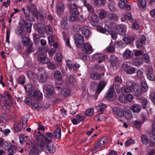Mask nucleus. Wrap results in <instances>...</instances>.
Instances as JSON below:
<instances>
[{
	"instance_id": "nucleus-28",
	"label": "nucleus",
	"mask_w": 155,
	"mask_h": 155,
	"mask_svg": "<svg viewBox=\"0 0 155 155\" xmlns=\"http://www.w3.org/2000/svg\"><path fill=\"white\" fill-rule=\"evenodd\" d=\"M29 118L28 115H26L22 117L21 126L23 128L25 129L27 127V123Z\"/></svg>"
},
{
	"instance_id": "nucleus-3",
	"label": "nucleus",
	"mask_w": 155,
	"mask_h": 155,
	"mask_svg": "<svg viewBox=\"0 0 155 155\" xmlns=\"http://www.w3.org/2000/svg\"><path fill=\"white\" fill-rule=\"evenodd\" d=\"M75 44L78 48H81L84 44L83 36L80 34H76L74 36Z\"/></svg>"
},
{
	"instance_id": "nucleus-42",
	"label": "nucleus",
	"mask_w": 155,
	"mask_h": 155,
	"mask_svg": "<svg viewBox=\"0 0 155 155\" xmlns=\"http://www.w3.org/2000/svg\"><path fill=\"white\" fill-rule=\"evenodd\" d=\"M106 0H94V4L97 6L104 5L106 3Z\"/></svg>"
},
{
	"instance_id": "nucleus-7",
	"label": "nucleus",
	"mask_w": 155,
	"mask_h": 155,
	"mask_svg": "<svg viewBox=\"0 0 155 155\" xmlns=\"http://www.w3.org/2000/svg\"><path fill=\"white\" fill-rule=\"evenodd\" d=\"M124 114L125 118L127 120H130L132 118V113L128 107H126L124 108Z\"/></svg>"
},
{
	"instance_id": "nucleus-21",
	"label": "nucleus",
	"mask_w": 155,
	"mask_h": 155,
	"mask_svg": "<svg viewBox=\"0 0 155 155\" xmlns=\"http://www.w3.org/2000/svg\"><path fill=\"white\" fill-rule=\"evenodd\" d=\"M107 107L106 105L103 103H100L97 106H96V109L98 112L101 114L103 113L104 110Z\"/></svg>"
},
{
	"instance_id": "nucleus-36",
	"label": "nucleus",
	"mask_w": 155,
	"mask_h": 155,
	"mask_svg": "<svg viewBox=\"0 0 155 155\" xmlns=\"http://www.w3.org/2000/svg\"><path fill=\"white\" fill-rule=\"evenodd\" d=\"M116 31L120 35H123L125 33V29L120 25H117L116 28Z\"/></svg>"
},
{
	"instance_id": "nucleus-52",
	"label": "nucleus",
	"mask_w": 155,
	"mask_h": 155,
	"mask_svg": "<svg viewBox=\"0 0 155 155\" xmlns=\"http://www.w3.org/2000/svg\"><path fill=\"white\" fill-rule=\"evenodd\" d=\"M124 71L127 74H131L134 73L137 70L135 68H125L124 69Z\"/></svg>"
},
{
	"instance_id": "nucleus-8",
	"label": "nucleus",
	"mask_w": 155,
	"mask_h": 155,
	"mask_svg": "<svg viewBox=\"0 0 155 155\" xmlns=\"http://www.w3.org/2000/svg\"><path fill=\"white\" fill-rule=\"evenodd\" d=\"M21 23L22 24V25L24 28H26V30L27 32L28 33H30L31 30V26L32 25V24L30 22H28L26 21L24 19H22L21 20Z\"/></svg>"
},
{
	"instance_id": "nucleus-44",
	"label": "nucleus",
	"mask_w": 155,
	"mask_h": 155,
	"mask_svg": "<svg viewBox=\"0 0 155 155\" xmlns=\"http://www.w3.org/2000/svg\"><path fill=\"white\" fill-rule=\"evenodd\" d=\"M139 2L138 4V6L140 10H143V8H145L146 6V1L145 0H138Z\"/></svg>"
},
{
	"instance_id": "nucleus-29",
	"label": "nucleus",
	"mask_w": 155,
	"mask_h": 155,
	"mask_svg": "<svg viewBox=\"0 0 155 155\" xmlns=\"http://www.w3.org/2000/svg\"><path fill=\"white\" fill-rule=\"evenodd\" d=\"M110 66L112 67H115L116 63L118 61L117 58L114 55H112L110 57Z\"/></svg>"
},
{
	"instance_id": "nucleus-22",
	"label": "nucleus",
	"mask_w": 155,
	"mask_h": 155,
	"mask_svg": "<svg viewBox=\"0 0 155 155\" xmlns=\"http://www.w3.org/2000/svg\"><path fill=\"white\" fill-rule=\"evenodd\" d=\"M37 58L39 61L43 63H48V58L45 57L42 53H41L38 54Z\"/></svg>"
},
{
	"instance_id": "nucleus-31",
	"label": "nucleus",
	"mask_w": 155,
	"mask_h": 155,
	"mask_svg": "<svg viewBox=\"0 0 155 155\" xmlns=\"http://www.w3.org/2000/svg\"><path fill=\"white\" fill-rule=\"evenodd\" d=\"M104 73H102L101 74L97 73L94 72L92 73L91 75V78L93 80H99L100 79L101 76H104Z\"/></svg>"
},
{
	"instance_id": "nucleus-35",
	"label": "nucleus",
	"mask_w": 155,
	"mask_h": 155,
	"mask_svg": "<svg viewBox=\"0 0 155 155\" xmlns=\"http://www.w3.org/2000/svg\"><path fill=\"white\" fill-rule=\"evenodd\" d=\"M124 54L127 59L131 58L134 56L133 52L129 50H126L124 52Z\"/></svg>"
},
{
	"instance_id": "nucleus-4",
	"label": "nucleus",
	"mask_w": 155,
	"mask_h": 155,
	"mask_svg": "<svg viewBox=\"0 0 155 155\" xmlns=\"http://www.w3.org/2000/svg\"><path fill=\"white\" fill-rule=\"evenodd\" d=\"M28 94L29 96L33 97L38 100L41 98L42 96L41 93L36 89H32Z\"/></svg>"
},
{
	"instance_id": "nucleus-34",
	"label": "nucleus",
	"mask_w": 155,
	"mask_h": 155,
	"mask_svg": "<svg viewBox=\"0 0 155 155\" xmlns=\"http://www.w3.org/2000/svg\"><path fill=\"white\" fill-rule=\"evenodd\" d=\"M53 134L50 132L47 133L45 135L44 138L45 141H47L48 143L52 142V138Z\"/></svg>"
},
{
	"instance_id": "nucleus-60",
	"label": "nucleus",
	"mask_w": 155,
	"mask_h": 155,
	"mask_svg": "<svg viewBox=\"0 0 155 155\" xmlns=\"http://www.w3.org/2000/svg\"><path fill=\"white\" fill-rule=\"evenodd\" d=\"M134 124L137 128H139L142 124L143 123L140 121H135L134 122Z\"/></svg>"
},
{
	"instance_id": "nucleus-47",
	"label": "nucleus",
	"mask_w": 155,
	"mask_h": 155,
	"mask_svg": "<svg viewBox=\"0 0 155 155\" xmlns=\"http://www.w3.org/2000/svg\"><path fill=\"white\" fill-rule=\"evenodd\" d=\"M24 88L28 93L32 89H35L33 85L30 84L25 85L24 87Z\"/></svg>"
},
{
	"instance_id": "nucleus-19",
	"label": "nucleus",
	"mask_w": 155,
	"mask_h": 155,
	"mask_svg": "<svg viewBox=\"0 0 155 155\" xmlns=\"http://www.w3.org/2000/svg\"><path fill=\"white\" fill-rule=\"evenodd\" d=\"M97 16L96 15H93L91 19L90 23L91 25L93 26H99V23L98 21Z\"/></svg>"
},
{
	"instance_id": "nucleus-40",
	"label": "nucleus",
	"mask_w": 155,
	"mask_h": 155,
	"mask_svg": "<svg viewBox=\"0 0 155 155\" xmlns=\"http://www.w3.org/2000/svg\"><path fill=\"white\" fill-rule=\"evenodd\" d=\"M46 150L50 153H53L56 151V149L52 145L48 144L45 148Z\"/></svg>"
},
{
	"instance_id": "nucleus-45",
	"label": "nucleus",
	"mask_w": 155,
	"mask_h": 155,
	"mask_svg": "<svg viewBox=\"0 0 155 155\" xmlns=\"http://www.w3.org/2000/svg\"><path fill=\"white\" fill-rule=\"evenodd\" d=\"M33 51H34V48L32 45L31 44L27 48L25 53L26 55H28Z\"/></svg>"
},
{
	"instance_id": "nucleus-61",
	"label": "nucleus",
	"mask_w": 155,
	"mask_h": 155,
	"mask_svg": "<svg viewBox=\"0 0 155 155\" xmlns=\"http://www.w3.org/2000/svg\"><path fill=\"white\" fill-rule=\"evenodd\" d=\"M77 15L73 14L70 15L69 17V20L71 22L76 20L78 18Z\"/></svg>"
},
{
	"instance_id": "nucleus-2",
	"label": "nucleus",
	"mask_w": 155,
	"mask_h": 155,
	"mask_svg": "<svg viewBox=\"0 0 155 155\" xmlns=\"http://www.w3.org/2000/svg\"><path fill=\"white\" fill-rule=\"evenodd\" d=\"M43 90L46 97L50 98L53 96L54 94V88L51 85H48L45 86Z\"/></svg>"
},
{
	"instance_id": "nucleus-37",
	"label": "nucleus",
	"mask_w": 155,
	"mask_h": 155,
	"mask_svg": "<svg viewBox=\"0 0 155 155\" xmlns=\"http://www.w3.org/2000/svg\"><path fill=\"white\" fill-rule=\"evenodd\" d=\"M54 136L56 138L59 139L61 136V129L60 128H58L54 130Z\"/></svg>"
},
{
	"instance_id": "nucleus-33",
	"label": "nucleus",
	"mask_w": 155,
	"mask_h": 155,
	"mask_svg": "<svg viewBox=\"0 0 155 155\" xmlns=\"http://www.w3.org/2000/svg\"><path fill=\"white\" fill-rule=\"evenodd\" d=\"M48 143L47 142L45 141V140H44V141H41L39 144L38 143H35L34 144L37 145L38 147V148L39 149V150L42 151L45 148V145Z\"/></svg>"
},
{
	"instance_id": "nucleus-38",
	"label": "nucleus",
	"mask_w": 155,
	"mask_h": 155,
	"mask_svg": "<svg viewBox=\"0 0 155 155\" xmlns=\"http://www.w3.org/2000/svg\"><path fill=\"white\" fill-rule=\"evenodd\" d=\"M107 17L110 21H117L118 19L117 15L113 13L108 14Z\"/></svg>"
},
{
	"instance_id": "nucleus-58",
	"label": "nucleus",
	"mask_w": 155,
	"mask_h": 155,
	"mask_svg": "<svg viewBox=\"0 0 155 155\" xmlns=\"http://www.w3.org/2000/svg\"><path fill=\"white\" fill-rule=\"evenodd\" d=\"M45 31L46 32L49 34L51 35L53 33L52 29L49 25H47L45 26Z\"/></svg>"
},
{
	"instance_id": "nucleus-63",
	"label": "nucleus",
	"mask_w": 155,
	"mask_h": 155,
	"mask_svg": "<svg viewBox=\"0 0 155 155\" xmlns=\"http://www.w3.org/2000/svg\"><path fill=\"white\" fill-rule=\"evenodd\" d=\"M25 79L24 76L20 77L18 79V82L19 84H23L25 83Z\"/></svg>"
},
{
	"instance_id": "nucleus-9",
	"label": "nucleus",
	"mask_w": 155,
	"mask_h": 155,
	"mask_svg": "<svg viewBox=\"0 0 155 155\" xmlns=\"http://www.w3.org/2000/svg\"><path fill=\"white\" fill-rule=\"evenodd\" d=\"M142 89L141 87L139 85L135 84L133 86V91L132 93L137 96H139L142 93Z\"/></svg>"
},
{
	"instance_id": "nucleus-49",
	"label": "nucleus",
	"mask_w": 155,
	"mask_h": 155,
	"mask_svg": "<svg viewBox=\"0 0 155 155\" xmlns=\"http://www.w3.org/2000/svg\"><path fill=\"white\" fill-rule=\"evenodd\" d=\"M22 39L23 44L25 46H27L30 43L31 41L29 38L24 37H22Z\"/></svg>"
},
{
	"instance_id": "nucleus-64",
	"label": "nucleus",
	"mask_w": 155,
	"mask_h": 155,
	"mask_svg": "<svg viewBox=\"0 0 155 155\" xmlns=\"http://www.w3.org/2000/svg\"><path fill=\"white\" fill-rule=\"evenodd\" d=\"M118 100L121 103H125L126 101L125 96H124L123 95H120L118 98Z\"/></svg>"
},
{
	"instance_id": "nucleus-5",
	"label": "nucleus",
	"mask_w": 155,
	"mask_h": 155,
	"mask_svg": "<svg viewBox=\"0 0 155 155\" xmlns=\"http://www.w3.org/2000/svg\"><path fill=\"white\" fill-rule=\"evenodd\" d=\"M122 80L121 78L118 76H116L114 79V84L115 85V88L116 92L118 93H120V89L119 85L121 84Z\"/></svg>"
},
{
	"instance_id": "nucleus-20",
	"label": "nucleus",
	"mask_w": 155,
	"mask_h": 155,
	"mask_svg": "<svg viewBox=\"0 0 155 155\" xmlns=\"http://www.w3.org/2000/svg\"><path fill=\"white\" fill-rule=\"evenodd\" d=\"M38 146L34 144H33L32 149L31 150L30 152L31 155H38L39 152H41V150H39L38 148Z\"/></svg>"
},
{
	"instance_id": "nucleus-15",
	"label": "nucleus",
	"mask_w": 155,
	"mask_h": 155,
	"mask_svg": "<svg viewBox=\"0 0 155 155\" xmlns=\"http://www.w3.org/2000/svg\"><path fill=\"white\" fill-rule=\"evenodd\" d=\"M113 112L116 115L120 117H123L124 115V111L121 108L117 107H114L112 109Z\"/></svg>"
},
{
	"instance_id": "nucleus-55",
	"label": "nucleus",
	"mask_w": 155,
	"mask_h": 155,
	"mask_svg": "<svg viewBox=\"0 0 155 155\" xmlns=\"http://www.w3.org/2000/svg\"><path fill=\"white\" fill-rule=\"evenodd\" d=\"M54 76L55 78L58 80H60L62 78V76L60 71H56L54 74Z\"/></svg>"
},
{
	"instance_id": "nucleus-14",
	"label": "nucleus",
	"mask_w": 155,
	"mask_h": 155,
	"mask_svg": "<svg viewBox=\"0 0 155 155\" xmlns=\"http://www.w3.org/2000/svg\"><path fill=\"white\" fill-rule=\"evenodd\" d=\"M16 33L18 35L21 36L25 35L26 33L23 25L21 23V22L19 23V26L17 29Z\"/></svg>"
},
{
	"instance_id": "nucleus-25",
	"label": "nucleus",
	"mask_w": 155,
	"mask_h": 155,
	"mask_svg": "<svg viewBox=\"0 0 155 155\" xmlns=\"http://www.w3.org/2000/svg\"><path fill=\"white\" fill-rule=\"evenodd\" d=\"M82 34L86 38H88L90 35V31L87 26H84L81 31Z\"/></svg>"
},
{
	"instance_id": "nucleus-13",
	"label": "nucleus",
	"mask_w": 155,
	"mask_h": 155,
	"mask_svg": "<svg viewBox=\"0 0 155 155\" xmlns=\"http://www.w3.org/2000/svg\"><path fill=\"white\" fill-rule=\"evenodd\" d=\"M84 119V117L77 115L74 118L72 119L71 120L73 124L75 125L81 122Z\"/></svg>"
},
{
	"instance_id": "nucleus-27",
	"label": "nucleus",
	"mask_w": 155,
	"mask_h": 155,
	"mask_svg": "<svg viewBox=\"0 0 155 155\" xmlns=\"http://www.w3.org/2000/svg\"><path fill=\"white\" fill-rule=\"evenodd\" d=\"M120 91L122 93H130L133 91V87H123L120 88Z\"/></svg>"
},
{
	"instance_id": "nucleus-1",
	"label": "nucleus",
	"mask_w": 155,
	"mask_h": 155,
	"mask_svg": "<svg viewBox=\"0 0 155 155\" xmlns=\"http://www.w3.org/2000/svg\"><path fill=\"white\" fill-rule=\"evenodd\" d=\"M67 5L69 8L70 13L74 15L79 14V12L78 9L79 8V7L76 5L74 2H68Z\"/></svg>"
},
{
	"instance_id": "nucleus-48",
	"label": "nucleus",
	"mask_w": 155,
	"mask_h": 155,
	"mask_svg": "<svg viewBox=\"0 0 155 155\" xmlns=\"http://www.w3.org/2000/svg\"><path fill=\"white\" fill-rule=\"evenodd\" d=\"M134 64L136 66H139L142 64L143 60L140 58H137L134 60Z\"/></svg>"
},
{
	"instance_id": "nucleus-54",
	"label": "nucleus",
	"mask_w": 155,
	"mask_h": 155,
	"mask_svg": "<svg viewBox=\"0 0 155 155\" xmlns=\"http://www.w3.org/2000/svg\"><path fill=\"white\" fill-rule=\"evenodd\" d=\"M61 94L65 96H67L70 94V90L67 88L64 89L61 91Z\"/></svg>"
},
{
	"instance_id": "nucleus-18",
	"label": "nucleus",
	"mask_w": 155,
	"mask_h": 155,
	"mask_svg": "<svg viewBox=\"0 0 155 155\" xmlns=\"http://www.w3.org/2000/svg\"><path fill=\"white\" fill-rule=\"evenodd\" d=\"M61 26L63 29L65 30H67L69 28V25L68 23L67 18L66 17H64L63 18Z\"/></svg>"
},
{
	"instance_id": "nucleus-50",
	"label": "nucleus",
	"mask_w": 155,
	"mask_h": 155,
	"mask_svg": "<svg viewBox=\"0 0 155 155\" xmlns=\"http://www.w3.org/2000/svg\"><path fill=\"white\" fill-rule=\"evenodd\" d=\"M106 12L104 9H101L99 14L100 18L101 19L104 18L106 16Z\"/></svg>"
},
{
	"instance_id": "nucleus-41",
	"label": "nucleus",
	"mask_w": 155,
	"mask_h": 155,
	"mask_svg": "<svg viewBox=\"0 0 155 155\" xmlns=\"http://www.w3.org/2000/svg\"><path fill=\"white\" fill-rule=\"evenodd\" d=\"M142 143L144 144L147 145L149 143V140L145 134H142L140 137Z\"/></svg>"
},
{
	"instance_id": "nucleus-6",
	"label": "nucleus",
	"mask_w": 155,
	"mask_h": 155,
	"mask_svg": "<svg viewBox=\"0 0 155 155\" xmlns=\"http://www.w3.org/2000/svg\"><path fill=\"white\" fill-rule=\"evenodd\" d=\"M105 97L108 99H109L111 98H116V93L114 91L113 86L110 87L109 89L107 92L105 96Z\"/></svg>"
},
{
	"instance_id": "nucleus-26",
	"label": "nucleus",
	"mask_w": 155,
	"mask_h": 155,
	"mask_svg": "<svg viewBox=\"0 0 155 155\" xmlns=\"http://www.w3.org/2000/svg\"><path fill=\"white\" fill-rule=\"evenodd\" d=\"M47 78V76L45 73H43V74L39 75L38 77V81L40 83H44L45 82Z\"/></svg>"
},
{
	"instance_id": "nucleus-53",
	"label": "nucleus",
	"mask_w": 155,
	"mask_h": 155,
	"mask_svg": "<svg viewBox=\"0 0 155 155\" xmlns=\"http://www.w3.org/2000/svg\"><path fill=\"white\" fill-rule=\"evenodd\" d=\"M127 3V0H120L118 2V6L121 8H124Z\"/></svg>"
},
{
	"instance_id": "nucleus-32",
	"label": "nucleus",
	"mask_w": 155,
	"mask_h": 155,
	"mask_svg": "<svg viewBox=\"0 0 155 155\" xmlns=\"http://www.w3.org/2000/svg\"><path fill=\"white\" fill-rule=\"evenodd\" d=\"M146 38L143 35L141 36V39L139 41H137V48L139 49L142 46V45L145 43V41Z\"/></svg>"
},
{
	"instance_id": "nucleus-11",
	"label": "nucleus",
	"mask_w": 155,
	"mask_h": 155,
	"mask_svg": "<svg viewBox=\"0 0 155 155\" xmlns=\"http://www.w3.org/2000/svg\"><path fill=\"white\" fill-rule=\"evenodd\" d=\"M97 29L99 31L102 33H105L107 32L109 34H110L112 31L111 29L107 25H105L104 28H103L101 26H99L97 27Z\"/></svg>"
},
{
	"instance_id": "nucleus-59",
	"label": "nucleus",
	"mask_w": 155,
	"mask_h": 155,
	"mask_svg": "<svg viewBox=\"0 0 155 155\" xmlns=\"http://www.w3.org/2000/svg\"><path fill=\"white\" fill-rule=\"evenodd\" d=\"M94 114V110L93 109H89L87 110L85 112V114L86 115L91 116Z\"/></svg>"
},
{
	"instance_id": "nucleus-43",
	"label": "nucleus",
	"mask_w": 155,
	"mask_h": 155,
	"mask_svg": "<svg viewBox=\"0 0 155 155\" xmlns=\"http://www.w3.org/2000/svg\"><path fill=\"white\" fill-rule=\"evenodd\" d=\"M140 102L142 104V107L145 109L147 107V104L148 103V101L146 99L142 97L139 99Z\"/></svg>"
},
{
	"instance_id": "nucleus-24",
	"label": "nucleus",
	"mask_w": 155,
	"mask_h": 155,
	"mask_svg": "<svg viewBox=\"0 0 155 155\" xmlns=\"http://www.w3.org/2000/svg\"><path fill=\"white\" fill-rule=\"evenodd\" d=\"M37 30L40 34H44L45 32V26L43 24L38 23L37 26Z\"/></svg>"
},
{
	"instance_id": "nucleus-16",
	"label": "nucleus",
	"mask_w": 155,
	"mask_h": 155,
	"mask_svg": "<svg viewBox=\"0 0 155 155\" xmlns=\"http://www.w3.org/2000/svg\"><path fill=\"white\" fill-rule=\"evenodd\" d=\"M107 82L105 81H100L97 87V89L96 91L97 94H99L104 88Z\"/></svg>"
},
{
	"instance_id": "nucleus-17",
	"label": "nucleus",
	"mask_w": 155,
	"mask_h": 155,
	"mask_svg": "<svg viewBox=\"0 0 155 155\" xmlns=\"http://www.w3.org/2000/svg\"><path fill=\"white\" fill-rule=\"evenodd\" d=\"M25 16L26 18L30 21H33L35 18H38V15L33 13L32 12H29L28 13L26 12Z\"/></svg>"
},
{
	"instance_id": "nucleus-30",
	"label": "nucleus",
	"mask_w": 155,
	"mask_h": 155,
	"mask_svg": "<svg viewBox=\"0 0 155 155\" xmlns=\"http://www.w3.org/2000/svg\"><path fill=\"white\" fill-rule=\"evenodd\" d=\"M131 109L134 112L139 113L141 110V107L137 104H134L131 106Z\"/></svg>"
},
{
	"instance_id": "nucleus-56",
	"label": "nucleus",
	"mask_w": 155,
	"mask_h": 155,
	"mask_svg": "<svg viewBox=\"0 0 155 155\" xmlns=\"http://www.w3.org/2000/svg\"><path fill=\"white\" fill-rule=\"evenodd\" d=\"M62 56L60 53H57L56 55V60L59 63V65H58L57 67H60V65L61 64V61Z\"/></svg>"
},
{
	"instance_id": "nucleus-10",
	"label": "nucleus",
	"mask_w": 155,
	"mask_h": 155,
	"mask_svg": "<svg viewBox=\"0 0 155 155\" xmlns=\"http://www.w3.org/2000/svg\"><path fill=\"white\" fill-rule=\"evenodd\" d=\"M82 50L83 52L86 54H90L93 51L92 47L88 43L86 42L83 44Z\"/></svg>"
},
{
	"instance_id": "nucleus-12",
	"label": "nucleus",
	"mask_w": 155,
	"mask_h": 155,
	"mask_svg": "<svg viewBox=\"0 0 155 155\" xmlns=\"http://www.w3.org/2000/svg\"><path fill=\"white\" fill-rule=\"evenodd\" d=\"M106 141L107 139L106 137H104L101 138L100 140L97 142L95 147L93 149V150H94L97 149L101 148L102 145L104 144Z\"/></svg>"
},
{
	"instance_id": "nucleus-46",
	"label": "nucleus",
	"mask_w": 155,
	"mask_h": 155,
	"mask_svg": "<svg viewBox=\"0 0 155 155\" xmlns=\"http://www.w3.org/2000/svg\"><path fill=\"white\" fill-rule=\"evenodd\" d=\"M6 94L5 96H4L6 103H12L13 102L12 98L8 93H7Z\"/></svg>"
},
{
	"instance_id": "nucleus-62",
	"label": "nucleus",
	"mask_w": 155,
	"mask_h": 155,
	"mask_svg": "<svg viewBox=\"0 0 155 155\" xmlns=\"http://www.w3.org/2000/svg\"><path fill=\"white\" fill-rule=\"evenodd\" d=\"M0 131L3 133L5 135L8 136L10 132V130L7 129H2V128H0Z\"/></svg>"
},
{
	"instance_id": "nucleus-57",
	"label": "nucleus",
	"mask_w": 155,
	"mask_h": 155,
	"mask_svg": "<svg viewBox=\"0 0 155 155\" xmlns=\"http://www.w3.org/2000/svg\"><path fill=\"white\" fill-rule=\"evenodd\" d=\"M135 143V140L132 138H130L126 141L125 144L126 146L128 147L131 144H134Z\"/></svg>"
},
{
	"instance_id": "nucleus-39",
	"label": "nucleus",
	"mask_w": 155,
	"mask_h": 155,
	"mask_svg": "<svg viewBox=\"0 0 155 155\" xmlns=\"http://www.w3.org/2000/svg\"><path fill=\"white\" fill-rule=\"evenodd\" d=\"M135 37H130L127 35H125L123 40L127 44H129L134 40Z\"/></svg>"
},
{
	"instance_id": "nucleus-23",
	"label": "nucleus",
	"mask_w": 155,
	"mask_h": 155,
	"mask_svg": "<svg viewBox=\"0 0 155 155\" xmlns=\"http://www.w3.org/2000/svg\"><path fill=\"white\" fill-rule=\"evenodd\" d=\"M147 77L148 79L151 81H154L155 77L153 73L152 68H148L147 72Z\"/></svg>"
},
{
	"instance_id": "nucleus-51",
	"label": "nucleus",
	"mask_w": 155,
	"mask_h": 155,
	"mask_svg": "<svg viewBox=\"0 0 155 155\" xmlns=\"http://www.w3.org/2000/svg\"><path fill=\"white\" fill-rule=\"evenodd\" d=\"M141 84L142 87V91L144 92L147 91L148 90V86L145 81H141Z\"/></svg>"
}]
</instances>
